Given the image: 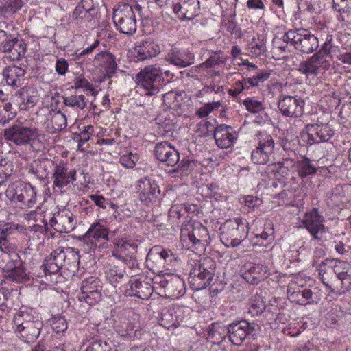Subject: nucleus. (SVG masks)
Returning a JSON list of instances; mask_svg holds the SVG:
<instances>
[{"label": "nucleus", "mask_w": 351, "mask_h": 351, "mask_svg": "<svg viewBox=\"0 0 351 351\" xmlns=\"http://www.w3.org/2000/svg\"><path fill=\"white\" fill-rule=\"evenodd\" d=\"M136 83L139 88L144 90L145 95H157L169 80L161 77V66L157 64L146 66L136 75Z\"/></svg>", "instance_id": "obj_1"}, {"label": "nucleus", "mask_w": 351, "mask_h": 351, "mask_svg": "<svg viewBox=\"0 0 351 351\" xmlns=\"http://www.w3.org/2000/svg\"><path fill=\"white\" fill-rule=\"evenodd\" d=\"M215 268V261L210 257L195 262L188 278L191 289L199 291L209 286L213 280Z\"/></svg>", "instance_id": "obj_2"}, {"label": "nucleus", "mask_w": 351, "mask_h": 351, "mask_svg": "<svg viewBox=\"0 0 351 351\" xmlns=\"http://www.w3.org/2000/svg\"><path fill=\"white\" fill-rule=\"evenodd\" d=\"M79 258L77 252L74 249L58 247L45 258L41 268L45 275L57 274L66 265H75L79 262Z\"/></svg>", "instance_id": "obj_3"}, {"label": "nucleus", "mask_w": 351, "mask_h": 351, "mask_svg": "<svg viewBox=\"0 0 351 351\" xmlns=\"http://www.w3.org/2000/svg\"><path fill=\"white\" fill-rule=\"evenodd\" d=\"M221 241L226 247H235L247 237V221L239 217L226 220L220 228Z\"/></svg>", "instance_id": "obj_4"}, {"label": "nucleus", "mask_w": 351, "mask_h": 351, "mask_svg": "<svg viewBox=\"0 0 351 351\" xmlns=\"http://www.w3.org/2000/svg\"><path fill=\"white\" fill-rule=\"evenodd\" d=\"M282 39L295 50L305 54L315 51L319 46L317 37L305 29L289 30L283 35Z\"/></svg>", "instance_id": "obj_5"}, {"label": "nucleus", "mask_w": 351, "mask_h": 351, "mask_svg": "<svg viewBox=\"0 0 351 351\" xmlns=\"http://www.w3.org/2000/svg\"><path fill=\"white\" fill-rule=\"evenodd\" d=\"M0 265L5 280L16 283H23L29 280V275L24 267V262L17 253L2 256L0 259Z\"/></svg>", "instance_id": "obj_6"}, {"label": "nucleus", "mask_w": 351, "mask_h": 351, "mask_svg": "<svg viewBox=\"0 0 351 351\" xmlns=\"http://www.w3.org/2000/svg\"><path fill=\"white\" fill-rule=\"evenodd\" d=\"M181 234L182 244L187 243V249L196 254L205 251L209 240V234L206 226L199 222H195L191 225V230L182 228Z\"/></svg>", "instance_id": "obj_7"}, {"label": "nucleus", "mask_w": 351, "mask_h": 351, "mask_svg": "<svg viewBox=\"0 0 351 351\" xmlns=\"http://www.w3.org/2000/svg\"><path fill=\"white\" fill-rule=\"evenodd\" d=\"M113 21L116 29L121 34L132 35L137 28L136 15L132 5H119L113 12Z\"/></svg>", "instance_id": "obj_8"}, {"label": "nucleus", "mask_w": 351, "mask_h": 351, "mask_svg": "<svg viewBox=\"0 0 351 351\" xmlns=\"http://www.w3.org/2000/svg\"><path fill=\"white\" fill-rule=\"evenodd\" d=\"M5 140L16 145H26L38 139L39 130L36 128L27 127L22 123H14L3 130Z\"/></svg>", "instance_id": "obj_9"}, {"label": "nucleus", "mask_w": 351, "mask_h": 351, "mask_svg": "<svg viewBox=\"0 0 351 351\" xmlns=\"http://www.w3.org/2000/svg\"><path fill=\"white\" fill-rule=\"evenodd\" d=\"M5 195L11 202H19L27 207H32L36 204V190L29 183L14 182L8 186Z\"/></svg>", "instance_id": "obj_10"}, {"label": "nucleus", "mask_w": 351, "mask_h": 351, "mask_svg": "<svg viewBox=\"0 0 351 351\" xmlns=\"http://www.w3.org/2000/svg\"><path fill=\"white\" fill-rule=\"evenodd\" d=\"M259 326L245 319L234 321L227 326L229 341L234 346H239L250 336L257 334Z\"/></svg>", "instance_id": "obj_11"}, {"label": "nucleus", "mask_w": 351, "mask_h": 351, "mask_svg": "<svg viewBox=\"0 0 351 351\" xmlns=\"http://www.w3.org/2000/svg\"><path fill=\"white\" fill-rule=\"evenodd\" d=\"M27 45L24 40L0 30V51L5 53L10 60H19L24 57Z\"/></svg>", "instance_id": "obj_12"}, {"label": "nucleus", "mask_w": 351, "mask_h": 351, "mask_svg": "<svg viewBox=\"0 0 351 351\" xmlns=\"http://www.w3.org/2000/svg\"><path fill=\"white\" fill-rule=\"evenodd\" d=\"M258 146L251 154L252 161L254 164L265 165L269 161L274 154L275 143L272 136L265 131L259 132L256 138Z\"/></svg>", "instance_id": "obj_13"}, {"label": "nucleus", "mask_w": 351, "mask_h": 351, "mask_svg": "<svg viewBox=\"0 0 351 351\" xmlns=\"http://www.w3.org/2000/svg\"><path fill=\"white\" fill-rule=\"evenodd\" d=\"M80 289L82 292L77 297L80 301L93 306L101 300L102 286L99 278L90 276L85 278L81 282Z\"/></svg>", "instance_id": "obj_14"}, {"label": "nucleus", "mask_w": 351, "mask_h": 351, "mask_svg": "<svg viewBox=\"0 0 351 351\" xmlns=\"http://www.w3.org/2000/svg\"><path fill=\"white\" fill-rule=\"evenodd\" d=\"M155 284L163 289L166 296L169 298H178L186 292L184 280L176 274H166Z\"/></svg>", "instance_id": "obj_15"}, {"label": "nucleus", "mask_w": 351, "mask_h": 351, "mask_svg": "<svg viewBox=\"0 0 351 351\" xmlns=\"http://www.w3.org/2000/svg\"><path fill=\"white\" fill-rule=\"evenodd\" d=\"M305 102L300 97L280 95L278 107L281 114L285 117L298 118L304 114Z\"/></svg>", "instance_id": "obj_16"}, {"label": "nucleus", "mask_w": 351, "mask_h": 351, "mask_svg": "<svg viewBox=\"0 0 351 351\" xmlns=\"http://www.w3.org/2000/svg\"><path fill=\"white\" fill-rule=\"evenodd\" d=\"M324 217L317 208H313L305 214L302 223L314 239L321 240L322 234L328 231V228L324 225Z\"/></svg>", "instance_id": "obj_17"}, {"label": "nucleus", "mask_w": 351, "mask_h": 351, "mask_svg": "<svg viewBox=\"0 0 351 351\" xmlns=\"http://www.w3.org/2000/svg\"><path fill=\"white\" fill-rule=\"evenodd\" d=\"M11 101L15 108L23 111L27 110L37 104L38 101V92L32 87H23L12 96Z\"/></svg>", "instance_id": "obj_18"}, {"label": "nucleus", "mask_w": 351, "mask_h": 351, "mask_svg": "<svg viewBox=\"0 0 351 351\" xmlns=\"http://www.w3.org/2000/svg\"><path fill=\"white\" fill-rule=\"evenodd\" d=\"M49 225L60 233L71 232L75 227L76 221L74 215L68 209H64L49 219Z\"/></svg>", "instance_id": "obj_19"}, {"label": "nucleus", "mask_w": 351, "mask_h": 351, "mask_svg": "<svg viewBox=\"0 0 351 351\" xmlns=\"http://www.w3.org/2000/svg\"><path fill=\"white\" fill-rule=\"evenodd\" d=\"M173 10L181 21L192 20L199 14L198 0H173Z\"/></svg>", "instance_id": "obj_20"}, {"label": "nucleus", "mask_w": 351, "mask_h": 351, "mask_svg": "<svg viewBox=\"0 0 351 351\" xmlns=\"http://www.w3.org/2000/svg\"><path fill=\"white\" fill-rule=\"evenodd\" d=\"M137 189L139 193V199L141 201L145 202L146 204L156 202L160 198L159 186L154 180H151L147 178H143L138 180Z\"/></svg>", "instance_id": "obj_21"}, {"label": "nucleus", "mask_w": 351, "mask_h": 351, "mask_svg": "<svg viewBox=\"0 0 351 351\" xmlns=\"http://www.w3.org/2000/svg\"><path fill=\"white\" fill-rule=\"evenodd\" d=\"M154 156L158 160L167 166L175 167L180 161L179 152L167 141L160 142L155 145Z\"/></svg>", "instance_id": "obj_22"}, {"label": "nucleus", "mask_w": 351, "mask_h": 351, "mask_svg": "<svg viewBox=\"0 0 351 351\" xmlns=\"http://www.w3.org/2000/svg\"><path fill=\"white\" fill-rule=\"evenodd\" d=\"M308 139L315 143L328 141L334 135V130L328 123H323L317 120L316 123L306 126Z\"/></svg>", "instance_id": "obj_23"}, {"label": "nucleus", "mask_w": 351, "mask_h": 351, "mask_svg": "<svg viewBox=\"0 0 351 351\" xmlns=\"http://www.w3.org/2000/svg\"><path fill=\"white\" fill-rule=\"evenodd\" d=\"M136 62L144 61L152 58L160 52V47L156 41L147 39L137 42L134 47Z\"/></svg>", "instance_id": "obj_24"}, {"label": "nucleus", "mask_w": 351, "mask_h": 351, "mask_svg": "<svg viewBox=\"0 0 351 351\" xmlns=\"http://www.w3.org/2000/svg\"><path fill=\"white\" fill-rule=\"evenodd\" d=\"M53 185L58 189L67 186L76 180V170L69 169L64 164H55L53 173Z\"/></svg>", "instance_id": "obj_25"}, {"label": "nucleus", "mask_w": 351, "mask_h": 351, "mask_svg": "<svg viewBox=\"0 0 351 351\" xmlns=\"http://www.w3.org/2000/svg\"><path fill=\"white\" fill-rule=\"evenodd\" d=\"M110 231L108 228L101 223L95 222L90 225L86 233L83 236V239L87 243L97 247V243L100 245L104 243V241L109 240Z\"/></svg>", "instance_id": "obj_26"}, {"label": "nucleus", "mask_w": 351, "mask_h": 351, "mask_svg": "<svg viewBox=\"0 0 351 351\" xmlns=\"http://www.w3.org/2000/svg\"><path fill=\"white\" fill-rule=\"evenodd\" d=\"M237 137L238 135L234 128L226 124L219 125L214 130L215 143L222 149L230 147Z\"/></svg>", "instance_id": "obj_27"}, {"label": "nucleus", "mask_w": 351, "mask_h": 351, "mask_svg": "<svg viewBox=\"0 0 351 351\" xmlns=\"http://www.w3.org/2000/svg\"><path fill=\"white\" fill-rule=\"evenodd\" d=\"M114 248L111 253L116 258L126 262L125 256H132L136 252L138 243L131 239H120L114 242Z\"/></svg>", "instance_id": "obj_28"}, {"label": "nucleus", "mask_w": 351, "mask_h": 351, "mask_svg": "<svg viewBox=\"0 0 351 351\" xmlns=\"http://www.w3.org/2000/svg\"><path fill=\"white\" fill-rule=\"evenodd\" d=\"M194 54L187 49L173 48L166 56L167 61L180 68L189 66L194 63Z\"/></svg>", "instance_id": "obj_29"}, {"label": "nucleus", "mask_w": 351, "mask_h": 351, "mask_svg": "<svg viewBox=\"0 0 351 351\" xmlns=\"http://www.w3.org/2000/svg\"><path fill=\"white\" fill-rule=\"evenodd\" d=\"M245 268L242 276L252 285H258L269 276L268 267L263 264H249Z\"/></svg>", "instance_id": "obj_30"}, {"label": "nucleus", "mask_w": 351, "mask_h": 351, "mask_svg": "<svg viewBox=\"0 0 351 351\" xmlns=\"http://www.w3.org/2000/svg\"><path fill=\"white\" fill-rule=\"evenodd\" d=\"M44 125L48 133L56 134L66 128L67 120L65 114L60 111L51 110H49Z\"/></svg>", "instance_id": "obj_31"}, {"label": "nucleus", "mask_w": 351, "mask_h": 351, "mask_svg": "<svg viewBox=\"0 0 351 351\" xmlns=\"http://www.w3.org/2000/svg\"><path fill=\"white\" fill-rule=\"evenodd\" d=\"M178 256L169 249L163 248L160 245L152 247L147 254L146 261H159L160 263L171 264L178 261Z\"/></svg>", "instance_id": "obj_32"}, {"label": "nucleus", "mask_w": 351, "mask_h": 351, "mask_svg": "<svg viewBox=\"0 0 351 351\" xmlns=\"http://www.w3.org/2000/svg\"><path fill=\"white\" fill-rule=\"evenodd\" d=\"M95 61L104 72V75L111 77L115 73L117 69L115 56L108 51H101L95 58Z\"/></svg>", "instance_id": "obj_33"}, {"label": "nucleus", "mask_w": 351, "mask_h": 351, "mask_svg": "<svg viewBox=\"0 0 351 351\" xmlns=\"http://www.w3.org/2000/svg\"><path fill=\"white\" fill-rule=\"evenodd\" d=\"M43 326V322L39 318H37L34 321H32V323H27L26 326L19 328L18 332L25 342L28 343H32L38 337Z\"/></svg>", "instance_id": "obj_34"}, {"label": "nucleus", "mask_w": 351, "mask_h": 351, "mask_svg": "<svg viewBox=\"0 0 351 351\" xmlns=\"http://www.w3.org/2000/svg\"><path fill=\"white\" fill-rule=\"evenodd\" d=\"M130 284V290L126 291L129 295L136 296L143 300L148 299L151 295L152 287L148 282L134 279L131 280Z\"/></svg>", "instance_id": "obj_35"}, {"label": "nucleus", "mask_w": 351, "mask_h": 351, "mask_svg": "<svg viewBox=\"0 0 351 351\" xmlns=\"http://www.w3.org/2000/svg\"><path fill=\"white\" fill-rule=\"evenodd\" d=\"M105 277L108 282L114 287L126 278L125 267L114 264H107L104 266Z\"/></svg>", "instance_id": "obj_36"}, {"label": "nucleus", "mask_w": 351, "mask_h": 351, "mask_svg": "<svg viewBox=\"0 0 351 351\" xmlns=\"http://www.w3.org/2000/svg\"><path fill=\"white\" fill-rule=\"evenodd\" d=\"M337 20L346 23H351V0H332Z\"/></svg>", "instance_id": "obj_37"}, {"label": "nucleus", "mask_w": 351, "mask_h": 351, "mask_svg": "<svg viewBox=\"0 0 351 351\" xmlns=\"http://www.w3.org/2000/svg\"><path fill=\"white\" fill-rule=\"evenodd\" d=\"M25 73V71L23 69L16 66H8L3 71V75L7 84L12 86H19Z\"/></svg>", "instance_id": "obj_38"}, {"label": "nucleus", "mask_w": 351, "mask_h": 351, "mask_svg": "<svg viewBox=\"0 0 351 351\" xmlns=\"http://www.w3.org/2000/svg\"><path fill=\"white\" fill-rule=\"evenodd\" d=\"M317 56L313 55L306 60L300 63L298 71L306 77L317 75L319 72V62Z\"/></svg>", "instance_id": "obj_39"}, {"label": "nucleus", "mask_w": 351, "mask_h": 351, "mask_svg": "<svg viewBox=\"0 0 351 351\" xmlns=\"http://www.w3.org/2000/svg\"><path fill=\"white\" fill-rule=\"evenodd\" d=\"M300 178H306L316 173L317 167L315 163L306 157L296 160V169Z\"/></svg>", "instance_id": "obj_40"}, {"label": "nucleus", "mask_w": 351, "mask_h": 351, "mask_svg": "<svg viewBox=\"0 0 351 351\" xmlns=\"http://www.w3.org/2000/svg\"><path fill=\"white\" fill-rule=\"evenodd\" d=\"M318 273L322 282L330 281L337 273V266L334 265V261L326 259L322 261L319 265Z\"/></svg>", "instance_id": "obj_41"}, {"label": "nucleus", "mask_w": 351, "mask_h": 351, "mask_svg": "<svg viewBox=\"0 0 351 351\" xmlns=\"http://www.w3.org/2000/svg\"><path fill=\"white\" fill-rule=\"evenodd\" d=\"M265 308L266 304L263 297L258 295H254L250 298L247 313L250 314L252 317L261 315Z\"/></svg>", "instance_id": "obj_42"}, {"label": "nucleus", "mask_w": 351, "mask_h": 351, "mask_svg": "<svg viewBox=\"0 0 351 351\" xmlns=\"http://www.w3.org/2000/svg\"><path fill=\"white\" fill-rule=\"evenodd\" d=\"M63 103L66 106L71 107L75 110H83L86 106L87 101L84 95H71L63 97Z\"/></svg>", "instance_id": "obj_43"}, {"label": "nucleus", "mask_w": 351, "mask_h": 351, "mask_svg": "<svg viewBox=\"0 0 351 351\" xmlns=\"http://www.w3.org/2000/svg\"><path fill=\"white\" fill-rule=\"evenodd\" d=\"M182 95L174 91H169L163 95V104L167 108L176 110L182 104Z\"/></svg>", "instance_id": "obj_44"}, {"label": "nucleus", "mask_w": 351, "mask_h": 351, "mask_svg": "<svg viewBox=\"0 0 351 351\" xmlns=\"http://www.w3.org/2000/svg\"><path fill=\"white\" fill-rule=\"evenodd\" d=\"M226 60L227 58L223 56L221 51H212L209 58L203 63V65L206 68L211 69L215 66L225 64Z\"/></svg>", "instance_id": "obj_45"}, {"label": "nucleus", "mask_w": 351, "mask_h": 351, "mask_svg": "<svg viewBox=\"0 0 351 351\" xmlns=\"http://www.w3.org/2000/svg\"><path fill=\"white\" fill-rule=\"evenodd\" d=\"M38 317H35L27 311H20L14 317L13 322L16 326V330H19V328L26 326L27 323H32Z\"/></svg>", "instance_id": "obj_46"}, {"label": "nucleus", "mask_w": 351, "mask_h": 351, "mask_svg": "<svg viewBox=\"0 0 351 351\" xmlns=\"http://www.w3.org/2000/svg\"><path fill=\"white\" fill-rule=\"evenodd\" d=\"M267 171L268 173H273L278 180L287 179L291 171L278 162H274L267 165Z\"/></svg>", "instance_id": "obj_47"}, {"label": "nucleus", "mask_w": 351, "mask_h": 351, "mask_svg": "<svg viewBox=\"0 0 351 351\" xmlns=\"http://www.w3.org/2000/svg\"><path fill=\"white\" fill-rule=\"evenodd\" d=\"M270 72L267 70H261L256 73V74L251 77L244 78V82H247L250 86H257L260 83L264 82L267 80L270 77Z\"/></svg>", "instance_id": "obj_48"}, {"label": "nucleus", "mask_w": 351, "mask_h": 351, "mask_svg": "<svg viewBox=\"0 0 351 351\" xmlns=\"http://www.w3.org/2000/svg\"><path fill=\"white\" fill-rule=\"evenodd\" d=\"M80 3L85 9V16L86 21H90L92 19L97 17L98 14V4L95 3L93 0H81Z\"/></svg>", "instance_id": "obj_49"}, {"label": "nucleus", "mask_w": 351, "mask_h": 351, "mask_svg": "<svg viewBox=\"0 0 351 351\" xmlns=\"http://www.w3.org/2000/svg\"><path fill=\"white\" fill-rule=\"evenodd\" d=\"M23 6L22 0H8L4 5H1L0 9L2 13L14 14L21 10Z\"/></svg>", "instance_id": "obj_50"}, {"label": "nucleus", "mask_w": 351, "mask_h": 351, "mask_svg": "<svg viewBox=\"0 0 351 351\" xmlns=\"http://www.w3.org/2000/svg\"><path fill=\"white\" fill-rule=\"evenodd\" d=\"M246 109L251 113H258L264 109L263 103L252 97H248L243 101Z\"/></svg>", "instance_id": "obj_51"}, {"label": "nucleus", "mask_w": 351, "mask_h": 351, "mask_svg": "<svg viewBox=\"0 0 351 351\" xmlns=\"http://www.w3.org/2000/svg\"><path fill=\"white\" fill-rule=\"evenodd\" d=\"M265 45L263 40L256 43L255 39L252 40L248 45L249 52L253 56H258L265 51Z\"/></svg>", "instance_id": "obj_52"}, {"label": "nucleus", "mask_w": 351, "mask_h": 351, "mask_svg": "<svg viewBox=\"0 0 351 351\" xmlns=\"http://www.w3.org/2000/svg\"><path fill=\"white\" fill-rule=\"evenodd\" d=\"M94 128L92 125L84 126L83 129L79 134V139L77 140L78 145L82 146L88 142L94 134Z\"/></svg>", "instance_id": "obj_53"}, {"label": "nucleus", "mask_w": 351, "mask_h": 351, "mask_svg": "<svg viewBox=\"0 0 351 351\" xmlns=\"http://www.w3.org/2000/svg\"><path fill=\"white\" fill-rule=\"evenodd\" d=\"M332 39L331 36L327 37L324 43L322 45L321 49L313 55L317 56V58L319 60L320 57H326L330 56L334 47V45L332 43Z\"/></svg>", "instance_id": "obj_54"}, {"label": "nucleus", "mask_w": 351, "mask_h": 351, "mask_svg": "<svg viewBox=\"0 0 351 351\" xmlns=\"http://www.w3.org/2000/svg\"><path fill=\"white\" fill-rule=\"evenodd\" d=\"M51 327L55 332L60 333L64 332L67 329L68 325L64 317H57L53 318Z\"/></svg>", "instance_id": "obj_55"}, {"label": "nucleus", "mask_w": 351, "mask_h": 351, "mask_svg": "<svg viewBox=\"0 0 351 351\" xmlns=\"http://www.w3.org/2000/svg\"><path fill=\"white\" fill-rule=\"evenodd\" d=\"M293 295L295 298H299L300 296L302 297V299H299L298 300H297L298 304L300 305H306L308 304H310V302H308L307 300L312 298L313 293L311 289H305L302 291L294 292Z\"/></svg>", "instance_id": "obj_56"}, {"label": "nucleus", "mask_w": 351, "mask_h": 351, "mask_svg": "<svg viewBox=\"0 0 351 351\" xmlns=\"http://www.w3.org/2000/svg\"><path fill=\"white\" fill-rule=\"evenodd\" d=\"M295 152H291V154H288L287 156H284L282 160L278 162L290 171L293 168L296 169V161L295 160Z\"/></svg>", "instance_id": "obj_57"}, {"label": "nucleus", "mask_w": 351, "mask_h": 351, "mask_svg": "<svg viewBox=\"0 0 351 351\" xmlns=\"http://www.w3.org/2000/svg\"><path fill=\"white\" fill-rule=\"evenodd\" d=\"M274 228L271 222H267L264 226V230L261 234H256V238H261L262 241H265L268 239L270 240L274 239Z\"/></svg>", "instance_id": "obj_58"}, {"label": "nucleus", "mask_w": 351, "mask_h": 351, "mask_svg": "<svg viewBox=\"0 0 351 351\" xmlns=\"http://www.w3.org/2000/svg\"><path fill=\"white\" fill-rule=\"evenodd\" d=\"M226 330L217 324H213L210 328L208 336L217 340L223 339Z\"/></svg>", "instance_id": "obj_59"}, {"label": "nucleus", "mask_w": 351, "mask_h": 351, "mask_svg": "<svg viewBox=\"0 0 351 351\" xmlns=\"http://www.w3.org/2000/svg\"><path fill=\"white\" fill-rule=\"evenodd\" d=\"M247 82H244V79L241 81H237L236 82L234 85L233 88L230 89L228 90V93L233 96L237 97L239 95L245 88L248 89L249 86H247Z\"/></svg>", "instance_id": "obj_60"}, {"label": "nucleus", "mask_w": 351, "mask_h": 351, "mask_svg": "<svg viewBox=\"0 0 351 351\" xmlns=\"http://www.w3.org/2000/svg\"><path fill=\"white\" fill-rule=\"evenodd\" d=\"M137 158L132 153L125 154L120 158L121 163L122 165L127 168H133L135 166L136 160Z\"/></svg>", "instance_id": "obj_61"}, {"label": "nucleus", "mask_w": 351, "mask_h": 351, "mask_svg": "<svg viewBox=\"0 0 351 351\" xmlns=\"http://www.w3.org/2000/svg\"><path fill=\"white\" fill-rule=\"evenodd\" d=\"M246 6L250 10H259L264 14L265 7L263 0H247Z\"/></svg>", "instance_id": "obj_62"}, {"label": "nucleus", "mask_w": 351, "mask_h": 351, "mask_svg": "<svg viewBox=\"0 0 351 351\" xmlns=\"http://www.w3.org/2000/svg\"><path fill=\"white\" fill-rule=\"evenodd\" d=\"M69 64L64 58H58L56 63V71L59 75H64L68 71Z\"/></svg>", "instance_id": "obj_63"}, {"label": "nucleus", "mask_w": 351, "mask_h": 351, "mask_svg": "<svg viewBox=\"0 0 351 351\" xmlns=\"http://www.w3.org/2000/svg\"><path fill=\"white\" fill-rule=\"evenodd\" d=\"M0 250L2 252L1 257L5 254L16 253L12 251V247L11 246V243L8 241V239H4V237H1V239H0Z\"/></svg>", "instance_id": "obj_64"}]
</instances>
